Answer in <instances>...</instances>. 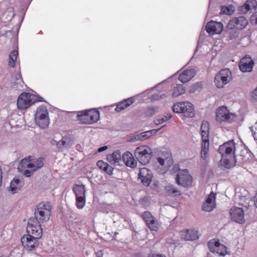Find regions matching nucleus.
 Listing matches in <instances>:
<instances>
[{
	"instance_id": "obj_15",
	"label": "nucleus",
	"mask_w": 257,
	"mask_h": 257,
	"mask_svg": "<svg viewBox=\"0 0 257 257\" xmlns=\"http://www.w3.org/2000/svg\"><path fill=\"white\" fill-rule=\"evenodd\" d=\"M254 62L249 56L242 58L239 63V69L243 72H251L252 70Z\"/></svg>"
},
{
	"instance_id": "obj_55",
	"label": "nucleus",
	"mask_w": 257,
	"mask_h": 257,
	"mask_svg": "<svg viewBox=\"0 0 257 257\" xmlns=\"http://www.w3.org/2000/svg\"><path fill=\"white\" fill-rule=\"evenodd\" d=\"M144 137H145V132H142L140 134V136L137 135V136H135L134 140H143V138H144Z\"/></svg>"
},
{
	"instance_id": "obj_23",
	"label": "nucleus",
	"mask_w": 257,
	"mask_h": 257,
	"mask_svg": "<svg viewBox=\"0 0 257 257\" xmlns=\"http://www.w3.org/2000/svg\"><path fill=\"white\" fill-rule=\"evenodd\" d=\"M182 239L186 240H194L198 238L197 231L195 229H186L180 232Z\"/></svg>"
},
{
	"instance_id": "obj_8",
	"label": "nucleus",
	"mask_w": 257,
	"mask_h": 257,
	"mask_svg": "<svg viewBox=\"0 0 257 257\" xmlns=\"http://www.w3.org/2000/svg\"><path fill=\"white\" fill-rule=\"evenodd\" d=\"M144 94L141 93L133 97L124 99L121 101L119 102L116 104L115 110L116 112H120L125 108L130 106L134 103H142L144 102Z\"/></svg>"
},
{
	"instance_id": "obj_18",
	"label": "nucleus",
	"mask_w": 257,
	"mask_h": 257,
	"mask_svg": "<svg viewBox=\"0 0 257 257\" xmlns=\"http://www.w3.org/2000/svg\"><path fill=\"white\" fill-rule=\"evenodd\" d=\"M26 86V85L23 81L21 72L19 71L16 73L13 77L12 88L15 90L22 91L25 89Z\"/></svg>"
},
{
	"instance_id": "obj_52",
	"label": "nucleus",
	"mask_w": 257,
	"mask_h": 257,
	"mask_svg": "<svg viewBox=\"0 0 257 257\" xmlns=\"http://www.w3.org/2000/svg\"><path fill=\"white\" fill-rule=\"evenodd\" d=\"M251 97L255 102H257V87L251 93Z\"/></svg>"
},
{
	"instance_id": "obj_39",
	"label": "nucleus",
	"mask_w": 257,
	"mask_h": 257,
	"mask_svg": "<svg viewBox=\"0 0 257 257\" xmlns=\"http://www.w3.org/2000/svg\"><path fill=\"white\" fill-rule=\"evenodd\" d=\"M36 210H42L44 211V212H46V211H48L50 213H51L52 206L50 203L49 202H43L40 203L38 205Z\"/></svg>"
},
{
	"instance_id": "obj_5",
	"label": "nucleus",
	"mask_w": 257,
	"mask_h": 257,
	"mask_svg": "<svg viewBox=\"0 0 257 257\" xmlns=\"http://www.w3.org/2000/svg\"><path fill=\"white\" fill-rule=\"evenodd\" d=\"M172 109L176 113H182L185 116L192 117L194 116V107L189 102H180L173 105Z\"/></svg>"
},
{
	"instance_id": "obj_2",
	"label": "nucleus",
	"mask_w": 257,
	"mask_h": 257,
	"mask_svg": "<svg viewBox=\"0 0 257 257\" xmlns=\"http://www.w3.org/2000/svg\"><path fill=\"white\" fill-rule=\"evenodd\" d=\"M42 97L37 95L23 92L20 95L17 100L18 108L20 110L26 109L36 102H43Z\"/></svg>"
},
{
	"instance_id": "obj_60",
	"label": "nucleus",
	"mask_w": 257,
	"mask_h": 257,
	"mask_svg": "<svg viewBox=\"0 0 257 257\" xmlns=\"http://www.w3.org/2000/svg\"><path fill=\"white\" fill-rule=\"evenodd\" d=\"M253 20H254L255 23L257 24V12L252 17Z\"/></svg>"
},
{
	"instance_id": "obj_10",
	"label": "nucleus",
	"mask_w": 257,
	"mask_h": 257,
	"mask_svg": "<svg viewBox=\"0 0 257 257\" xmlns=\"http://www.w3.org/2000/svg\"><path fill=\"white\" fill-rule=\"evenodd\" d=\"M208 246L210 251L217 256H224L227 253L225 246L220 244L218 240H210L208 243Z\"/></svg>"
},
{
	"instance_id": "obj_62",
	"label": "nucleus",
	"mask_w": 257,
	"mask_h": 257,
	"mask_svg": "<svg viewBox=\"0 0 257 257\" xmlns=\"http://www.w3.org/2000/svg\"><path fill=\"white\" fill-rule=\"evenodd\" d=\"M96 257H102V253L101 252H98L96 253Z\"/></svg>"
},
{
	"instance_id": "obj_41",
	"label": "nucleus",
	"mask_w": 257,
	"mask_h": 257,
	"mask_svg": "<svg viewBox=\"0 0 257 257\" xmlns=\"http://www.w3.org/2000/svg\"><path fill=\"white\" fill-rule=\"evenodd\" d=\"M76 197V206L78 209H82L85 205L86 199L85 197Z\"/></svg>"
},
{
	"instance_id": "obj_38",
	"label": "nucleus",
	"mask_w": 257,
	"mask_h": 257,
	"mask_svg": "<svg viewBox=\"0 0 257 257\" xmlns=\"http://www.w3.org/2000/svg\"><path fill=\"white\" fill-rule=\"evenodd\" d=\"M209 141L202 142L201 151V157L203 159H206L207 158V155L209 150Z\"/></svg>"
},
{
	"instance_id": "obj_45",
	"label": "nucleus",
	"mask_w": 257,
	"mask_h": 257,
	"mask_svg": "<svg viewBox=\"0 0 257 257\" xmlns=\"http://www.w3.org/2000/svg\"><path fill=\"white\" fill-rule=\"evenodd\" d=\"M162 127H160L158 129H153L150 131H146V139L149 138L151 136H154L157 132L160 131Z\"/></svg>"
},
{
	"instance_id": "obj_54",
	"label": "nucleus",
	"mask_w": 257,
	"mask_h": 257,
	"mask_svg": "<svg viewBox=\"0 0 257 257\" xmlns=\"http://www.w3.org/2000/svg\"><path fill=\"white\" fill-rule=\"evenodd\" d=\"M170 117V115L163 116L159 118V119L160 120L161 123H163V122L168 120Z\"/></svg>"
},
{
	"instance_id": "obj_12",
	"label": "nucleus",
	"mask_w": 257,
	"mask_h": 257,
	"mask_svg": "<svg viewBox=\"0 0 257 257\" xmlns=\"http://www.w3.org/2000/svg\"><path fill=\"white\" fill-rule=\"evenodd\" d=\"M231 219L237 223L242 224L244 222V212L241 208L233 207L230 210Z\"/></svg>"
},
{
	"instance_id": "obj_31",
	"label": "nucleus",
	"mask_w": 257,
	"mask_h": 257,
	"mask_svg": "<svg viewBox=\"0 0 257 257\" xmlns=\"http://www.w3.org/2000/svg\"><path fill=\"white\" fill-rule=\"evenodd\" d=\"M165 193L169 196L176 197L181 195L180 191L173 185H168L165 187Z\"/></svg>"
},
{
	"instance_id": "obj_27",
	"label": "nucleus",
	"mask_w": 257,
	"mask_h": 257,
	"mask_svg": "<svg viewBox=\"0 0 257 257\" xmlns=\"http://www.w3.org/2000/svg\"><path fill=\"white\" fill-rule=\"evenodd\" d=\"M106 159L111 164H118L121 161V155L119 151H116L111 154L108 155L106 156Z\"/></svg>"
},
{
	"instance_id": "obj_58",
	"label": "nucleus",
	"mask_w": 257,
	"mask_h": 257,
	"mask_svg": "<svg viewBox=\"0 0 257 257\" xmlns=\"http://www.w3.org/2000/svg\"><path fill=\"white\" fill-rule=\"evenodd\" d=\"M251 128L252 127H250V130L252 132V136L255 140H257V130H256V131L253 132V130L251 129Z\"/></svg>"
},
{
	"instance_id": "obj_43",
	"label": "nucleus",
	"mask_w": 257,
	"mask_h": 257,
	"mask_svg": "<svg viewBox=\"0 0 257 257\" xmlns=\"http://www.w3.org/2000/svg\"><path fill=\"white\" fill-rule=\"evenodd\" d=\"M232 8L233 7L231 6H222L221 8L220 13L222 14H225L228 15H231L234 11Z\"/></svg>"
},
{
	"instance_id": "obj_6",
	"label": "nucleus",
	"mask_w": 257,
	"mask_h": 257,
	"mask_svg": "<svg viewBox=\"0 0 257 257\" xmlns=\"http://www.w3.org/2000/svg\"><path fill=\"white\" fill-rule=\"evenodd\" d=\"M231 79V72L229 69H224L220 70L215 75L214 83L217 88H221L229 83Z\"/></svg>"
},
{
	"instance_id": "obj_50",
	"label": "nucleus",
	"mask_w": 257,
	"mask_h": 257,
	"mask_svg": "<svg viewBox=\"0 0 257 257\" xmlns=\"http://www.w3.org/2000/svg\"><path fill=\"white\" fill-rule=\"evenodd\" d=\"M113 168L108 164L107 167L105 168L104 171H105L107 174L111 175L113 174Z\"/></svg>"
},
{
	"instance_id": "obj_19",
	"label": "nucleus",
	"mask_w": 257,
	"mask_h": 257,
	"mask_svg": "<svg viewBox=\"0 0 257 257\" xmlns=\"http://www.w3.org/2000/svg\"><path fill=\"white\" fill-rule=\"evenodd\" d=\"M146 224L152 231H157L159 228V223L157 219L148 211H146Z\"/></svg>"
},
{
	"instance_id": "obj_17",
	"label": "nucleus",
	"mask_w": 257,
	"mask_h": 257,
	"mask_svg": "<svg viewBox=\"0 0 257 257\" xmlns=\"http://www.w3.org/2000/svg\"><path fill=\"white\" fill-rule=\"evenodd\" d=\"M169 159L168 157L165 158L159 157L156 158L157 162L153 165L154 169L158 173L165 174L168 170V165L165 164V160Z\"/></svg>"
},
{
	"instance_id": "obj_3",
	"label": "nucleus",
	"mask_w": 257,
	"mask_h": 257,
	"mask_svg": "<svg viewBox=\"0 0 257 257\" xmlns=\"http://www.w3.org/2000/svg\"><path fill=\"white\" fill-rule=\"evenodd\" d=\"M76 112L78 119L81 123L92 124L96 122L99 118V112L94 108Z\"/></svg>"
},
{
	"instance_id": "obj_40",
	"label": "nucleus",
	"mask_w": 257,
	"mask_h": 257,
	"mask_svg": "<svg viewBox=\"0 0 257 257\" xmlns=\"http://www.w3.org/2000/svg\"><path fill=\"white\" fill-rule=\"evenodd\" d=\"M135 155L138 160H142L143 161L142 158L145 156L144 146L137 147L135 151Z\"/></svg>"
},
{
	"instance_id": "obj_61",
	"label": "nucleus",
	"mask_w": 257,
	"mask_h": 257,
	"mask_svg": "<svg viewBox=\"0 0 257 257\" xmlns=\"http://www.w3.org/2000/svg\"><path fill=\"white\" fill-rule=\"evenodd\" d=\"M154 122L156 124V125H159V124H161V122L160 121V120L159 118H157V119H156L155 120H154Z\"/></svg>"
},
{
	"instance_id": "obj_42",
	"label": "nucleus",
	"mask_w": 257,
	"mask_h": 257,
	"mask_svg": "<svg viewBox=\"0 0 257 257\" xmlns=\"http://www.w3.org/2000/svg\"><path fill=\"white\" fill-rule=\"evenodd\" d=\"M36 123L40 127L45 128L49 125V119H36Z\"/></svg>"
},
{
	"instance_id": "obj_1",
	"label": "nucleus",
	"mask_w": 257,
	"mask_h": 257,
	"mask_svg": "<svg viewBox=\"0 0 257 257\" xmlns=\"http://www.w3.org/2000/svg\"><path fill=\"white\" fill-rule=\"evenodd\" d=\"M235 144L233 140L229 141L220 145L218 150L221 155V165L226 168H230L235 166L236 160L234 157Z\"/></svg>"
},
{
	"instance_id": "obj_30",
	"label": "nucleus",
	"mask_w": 257,
	"mask_h": 257,
	"mask_svg": "<svg viewBox=\"0 0 257 257\" xmlns=\"http://www.w3.org/2000/svg\"><path fill=\"white\" fill-rule=\"evenodd\" d=\"M71 145V139L67 136L63 137L62 139L57 142V147L59 150H62L64 148H67Z\"/></svg>"
},
{
	"instance_id": "obj_11",
	"label": "nucleus",
	"mask_w": 257,
	"mask_h": 257,
	"mask_svg": "<svg viewBox=\"0 0 257 257\" xmlns=\"http://www.w3.org/2000/svg\"><path fill=\"white\" fill-rule=\"evenodd\" d=\"M178 184L184 187H188L192 183V177L187 170H180L176 178Z\"/></svg>"
},
{
	"instance_id": "obj_29",
	"label": "nucleus",
	"mask_w": 257,
	"mask_h": 257,
	"mask_svg": "<svg viewBox=\"0 0 257 257\" xmlns=\"http://www.w3.org/2000/svg\"><path fill=\"white\" fill-rule=\"evenodd\" d=\"M35 117L36 119H49L46 107L44 106H40L37 110Z\"/></svg>"
},
{
	"instance_id": "obj_35",
	"label": "nucleus",
	"mask_w": 257,
	"mask_h": 257,
	"mask_svg": "<svg viewBox=\"0 0 257 257\" xmlns=\"http://www.w3.org/2000/svg\"><path fill=\"white\" fill-rule=\"evenodd\" d=\"M257 7V2L255 0H247L245 4L241 7L244 8L243 13L251 10H255Z\"/></svg>"
},
{
	"instance_id": "obj_7",
	"label": "nucleus",
	"mask_w": 257,
	"mask_h": 257,
	"mask_svg": "<svg viewBox=\"0 0 257 257\" xmlns=\"http://www.w3.org/2000/svg\"><path fill=\"white\" fill-rule=\"evenodd\" d=\"M28 234L35 236L36 238H41L43 230L40 222L36 218H30L27 227Z\"/></svg>"
},
{
	"instance_id": "obj_28",
	"label": "nucleus",
	"mask_w": 257,
	"mask_h": 257,
	"mask_svg": "<svg viewBox=\"0 0 257 257\" xmlns=\"http://www.w3.org/2000/svg\"><path fill=\"white\" fill-rule=\"evenodd\" d=\"M23 183L20 182V179L15 178L10 183V190L12 194H15L21 189Z\"/></svg>"
},
{
	"instance_id": "obj_53",
	"label": "nucleus",
	"mask_w": 257,
	"mask_h": 257,
	"mask_svg": "<svg viewBox=\"0 0 257 257\" xmlns=\"http://www.w3.org/2000/svg\"><path fill=\"white\" fill-rule=\"evenodd\" d=\"M155 113V109L152 107L147 108V112H146V114L147 113L148 115L151 116Z\"/></svg>"
},
{
	"instance_id": "obj_21",
	"label": "nucleus",
	"mask_w": 257,
	"mask_h": 257,
	"mask_svg": "<svg viewBox=\"0 0 257 257\" xmlns=\"http://www.w3.org/2000/svg\"><path fill=\"white\" fill-rule=\"evenodd\" d=\"M236 160V163L238 162L240 164L247 162L250 157V152L246 148H243L240 150L238 155L233 156Z\"/></svg>"
},
{
	"instance_id": "obj_36",
	"label": "nucleus",
	"mask_w": 257,
	"mask_h": 257,
	"mask_svg": "<svg viewBox=\"0 0 257 257\" xmlns=\"http://www.w3.org/2000/svg\"><path fill=\"white\" fill-rule=\"evenodd\" d=\"M172 96L176 97L183 94L185 92V89L184 86L181 84H177L172 90Z\"/></svg>"
},
{
	"instance_id": "obj_13",
	"label": "nucleus",
	"mask_w": 257,
	"mask_h": 257,
	"mask_svg": "<svg viewBox=\"0 0 257 257\" xmlns=\"http://www.w3.org/2000/svg\"><path fill=\"white\" fill-rule=\"evenodd\" d=\"M229 26H233L240 31L244 29L248 24V20L244 16L234 17L231 19L229 23Z\"/></svg>"
},
{
	"instance_id": "obj_57",
	"label": "nucleus",
	"mask_w": 257,
	"mask_h": 257,
	"mask_svg": "<svg viewBox=\"0 0 257 257\" xmlns=\"http://www.w3.org/2000/svg\"><path fill=\"white\" fill-rule=\"evenodd\" d=\"M149 257H166V256L163 254H152Z\"/></svg>"
},
{
	"instance_id": "obj_14",
	"label": "nucleus",
	"mask_w": 257,
	"mask_h": 257,
	"mask_svg": "<svg viewBox=\"0 0 257 257\" xmlns=\"http://www.w3.org/2000/svg\"><path fill=\"white\" fill-rule=\"evenodd\" d=\"M206 30L211 35L220 34L223 30V25L220 22L211 21L206 26Z\"/></svg>"
},
{
	"instance_id": "obj_56",
	"label": "nucleus",
	"mask_w": 257,
	"mask_h": 257,
	"mask_svg": "<svg viewBox=\"0 0 257 257\" xmlns=\"http://www.w3.org/2000/svg\"><path fill=\"white\" fill-rule=\"evenodd\" d=\"M142 172L141 171L140 172V173L138 174V178L141 179V181L143 184L145 183V176L143 175H142L141 174Z\"/></svg>"
},
{
	"instance_id": "obj_44",
	"label": "nucleus",
	"mask_w": 257,
	"mask_h": 257,
	"mask_svg": "<svg viewBox=\"0 0 257 257\" xmlns=\"http://www.w3.org/2000/svg\"><path fill=\"white\" fill-rule=\"evenodd\" d=\"M146 162H148L149 163H151V161L150 159H154L153 157L152 153L151 152V149L146 145Z\"/></svg>"
},
{
	"instance_id": "obj_46",
	"label": "nucleus",
	"mask_w": 257,
	"mask_h": 257,
	"mask_svg": "<svg viewBox=\"0 0 257 257\" xmlns=\"http://www.w3.org/2000/svg\"><path fill=\"white\" fill-rule=\"evenodd\" d=\"M162 98V95L160 94V92L154 93L149 96V99L151 101L158 100Z\"/></svg>"
},
{
	"instance_id": "obj_33",
	"label": "nucleus",
	"mask_w": 257,
	"mask_h": 257,
	"mask_svg": "<svg viewBox=\"0 0 257 257\" xmlns=\"http://www.w3.org/2000/svg\"><path fill=\"white\" fill-rule=\"evenodd\" d=\"M43 165L44 159L42 158H40L33 163L29 162L27 164V167L28 168H33V171H36L38 169L42 168Z\"/></svg>"
},
{
	"instance_id": "obj_4",
	"label": "nucleus",
	"mask_w": 257,
	"mask_h": 257,
	"mask_svg": "<svg viewBox=\"0 0 257 257\" xmlns=\"http://www.w3.org/2000/svg\"><path fill=\"white\" fill-rule=\"evenodd\" d=\"M235 118V115L231 113L226 106H220L216 111V121L220 124H226L232 122Z\"/></svg>"
},
{
	"instance_id": "obj_20",
	"label": "nucleus",
	"mask_w": 257,
	"mask_h": 257,
	"mask_svg": "<svg viewBox=\"0 0 257 257\" xmlns=\"http://www.w3.org/2000/svg\"><path fill=\"white\" fill-rule=\"evenodd\" d=\"M239 34V31L233 27V26H229V24L228 23L226 26L224 36L227 40H232L235 39Z\"/></svg>"
},
{
	"instance_id": "obj_34",
	"label": "nucleus",
	"mask_w": 257,
	"mask_h": 257,
	"mask_svg": "<svg viewBox=\"0 0 257 257\" xmlns=\"http://www.w3.org/2000/svg\"><path fill=\"white\" fill-rule=\"evenodd\" d=\"M235 201L239 204L246 206L249 200V197L246 196H241L238 193H236L234 196Z\"/></svg>"
},
{
	"instance_id": "obj_22",
	"label": "nucleus",
	"mask_w": 257,
	"mask_h": 257,
	"mask_svg": "<svg viewBox=\"0 0 257 257\" xmlns=\"http://www.w3.org/2000/svg\"><path fill=\"white\" fill-rule=\"evenodd\" d=\"M121 160L127 167L133 168L137 166V162L136 160L134 159L132 154L128 151L123 153L121 156Z\"/></svg>"
},
{
	"instance_id": "obj_9",
	"label": "nucleus",
	"mask_w": 257,
	"mask_h": 257,
	"mask_svg": "<svg viewBox=\"0 0 257 257\" xmlns=\"http://www.w3.org/2000/svg\"><path fill=\"white\" fill-rule=\"evenodd\" d=\"M30 234L24 235L21 238L22 243L24 248L28 250H32L38 246L39 238Z\"/></svg>"
},
{
	"instance_id": "obj_64",
	"label": "nucleus",
	"mask_w": 257,
	"mask_h": 257,
	"mask_svg": "<svg viewBox=\"0 0 257 257\" xmlns=\"http://www.w3.org/2000/svg\"><path fill=\"white\" fill-rule=\"evenodd\" d=\"M25 162H27V160L23 159L22 160V163L23 164H25Z\"/></svg>"
},
{
	"instance_id": "obj_32",
	"label": "nucleus",
	"mask_w": 257,
	"mask_h": 257,
	"mask_svg": "<svg viewBox=\"0 0 257 257\" xmlns=\"http://www.w3.org/2000/svg\"><path fill=\"white\" fill-rule=\"evenodd\" d=\"M73 191L75 197H85V185L75 184L73 187Z\"/></svg>"
},
{
	"instance_id": "obj_24",
	"label": "nucleus",
	"mask_w": 257,
	"mask_h": 257,
	"mask_svg": "<svg viewBox=\"0 0 257 257\" xmlns=\"http://www.w3.org/2000/svg\"><path fill=\"white\" fill-rule=\"evenodd\" d=\"M195 70L194 69L184 70L179 76V80L182 83H186L190 80L195 75Z\"/></svg>"
},
{
	"instance_id": "obj_37",
	"label": "nucleus",
	"mask_w": 257,
	"mask_h": 257,
	"mask_svg": "<svg viewBox=\"0 0 257 257\" xmlns=\"http://www.w3.org/2000/svg\"><path fill=\"white\" fill-rule=\"evenodd\" d=\"M18 56V52L16 50H14L9 54V66L11 67H14L16 65V61Z\"/></svg>"
},
{
	"instance_id": "obj_49",
	"label": "nucleus",
	"mask_w": 257,
	"mask_h": 257,
	"mask_svg": "<svg viewBox=\"0 0 257 257\" xmlns=\"http://www.w3.org/2000/svg\"><path fill=\"white\" fill-rule=\"evenodd\" d=\"M201 131H209V124L207 121H204L202 122Z\"/></svg>"
},
{
	"instance_id": "obj_26",
	"label": "nucleus",
	"mask_w": 257,
	"mask_h": 257,
	"mask_svg": "<svg viewBox=\"0 0 257 257\" xmlns=\"http://www.w3.org/2000/svg\"><path fill=\"white\" fill-rule=\"evenodd\" d=\"M51 215V213L48 211L44 212L42 210H36L35 212V217L34 218L37 219V220H39L41 222H46L50 219Z\"/></svg>"
},
{
	"instance_id": "obj_48",
	"label": "nucleus",
	"mask_w": 257,
	"mask_h": 257,
	"mask_svg": "<svg viewBox=\"0 0 257 257\" xmlns=\"http://www.w3.org/2000/svg\"><path fill=\"white\" fill-rule=\"evenodd\" d=\"M209 131H201L202 142L209 141Z\"/></svg>"
},
{
	"instance_id": "obj_51",
	"label": "nucleus",
	"mask_w": 257,
	"mask_h": 257,
	"mask_svg": "<svg viewBox=\"0 0 257 257\" xmlns=\"http://www.w3.org/2000/svg\"><path fill=\"white\" fill-rule=\"evenodd\" d=\"M31 170H26L24 171V175L27 177H30L35 171H33V168H30Z\"/></svg>"
},
{
	"instance_id": "obj_59",
	"label": "nucleus",
	"mask_w": 257,
	"mask_h": 257,
	"mask_svg": "<svg viewBox=\"0 0 257 257\" xmlns=\"http://www.w3.org/2000/svg\"><path fill=\"white\" fill-rule=\"evenodd\" d=\"M107 149V147L106 146H104L100 147L98 149V152H99V153L102 152L106 150Z\"/></svg>"
},
{
	"instance_id": "obj_16",
	"label": "nucleus",
	"mask_w": 257,
	"mask_h": 257,
	"mask_svg": "<svg viewBox=\"0 0 257 257\" xmlns=\"http://www.w3.org/2000/svg\"><path fill=\"white\" fill-rule=\"evenodd\" d=\"M216 194L211 192L207 197L205 202L202 205L203 210L206 212L211 211L216 206L215 204Z\"/></svg>"
},
{
	"instance_id": "obj_47",
	"label": "nucleus",
	"mask_w": 257,
	"mask_h": 257,
	"mask_svg": "<svg viewBox=\"0 0 257 257\" xmlns=\"http://www.w3.org/2000/svg\"><path fill=\"white\" fill-rule=\"evenodd\" d=\"M96 165L99 169L104 171L105 168L107 167L108 163L104 162L102 160H99L96 163Z\"/></svg>"
},
{
	"instance_id": "obj_63",
	"label": "nucleus",
	"mask_w": 257,
	"mask_h": 257,
	"mask_svg": "<svg viewBox=\"0 0 257 257\" xmlns=\"http://www.w3.org/2000/svg\"><path fill=\"white\" fill-rule=\"evenodd\" d=\"M142 217L144 220H145V212L142 213Z\"/></svg>"
},
{
	"instance_id": "obj_25",
	"label": "nucleus",
	"mask_w": 257,
	"mask_h": 257,
	"mask_svg": "<svg viewBox=\"0 0 257 257\" xmlns=\"http://www.w3.org/2000/svg\"><path fill=\"white\" fill-rule=\"evenodd\" d=\"M153 174L152 172L147 169V172L146 175V190H149V189H152L153 190L156 191L158 189V187L155 182H152Z\"/></svg>"
}]
</instances>
